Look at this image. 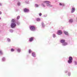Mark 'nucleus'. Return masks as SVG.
<instances>
[{
	"instance_id": "1",
	"label": "nucleus",
	"mask_w": 77,
	"mask_h": 77,
	"mask_svg": "<svg viewBox=\"0 0 77 77\" xmlns=\"http://www.w3.org/2000/svg\"><path fill=\"white\" fill-rule=\"evenodd\" d=\"M43 3H42L41 4L43 8H45V5L44 3H46V5L49 8H51L52 6V5H51L50 2H49V1H45L44 2H43Z\"/></svg>"
},
{
	"instance_id": "2",
	"label": "nucleus",
	"mask_w": 77,
	"mask_h": 77,
	"mask_svg": "<svg viewBox=\"0 0 77 77\" xmlns=\"http://www.w3.org/2000/svg\"><path fill=\"white\" fill-rule=\"evenodd\" d=\"M11 27L12 28H15L16 26V20L14 19H12L11 20Z\"/></svg>"
},
{
	"instance_id": "3",
	"label": "nucleus",
	"mask_w": 77,
	"mask_h": 77,
	"mask_svg": "<svg viewBox=\"0 0 77 77\" xmlns=\"http://www.w3.org/2000/svg\"><path fill=\"white\" fill-rule=\"evenodd\" d=\"M66 40L64 39H61L60 40V42L62 43V45L63 46H66L68 45V43L65 42Z\"/></svg>"
},
{
	"instance_id": "4",
	"label": "nucleus",
	"mask_w": 77,
	"mask_h": 77,
	"mask_svg": "<svg viewBox=\"0 0 77 77\" xmlns=\"http://www.w3.org/2000/svg\"><path fill=\"white\" fill-rule=\"evenodd\" d=\"M29 28L30 30L32 31H35L36 30V27L33 25H30L29 26Z\"/></svg>"
},
{
	"instance_id": "5",
	"label": "nucleus",
	"mask_w": 77,
	"mask_h": 77,
	"mask_svg": "<svg viewBox=\"0 0 77 77\" xmlns=\"http://www.w3.org/2000/svg\"><path fill=\"white\" fill-rule=\"evenodd\" d=\"M73 58L72 57H69V60L67 61V62L69 64L72 63V62Z\"/></svg>"
},
{
	"instance_id": "6",
	"label": "nucleus",
	"mask_w": 77,
	"mask_h": 77,
	"mask_svg": "<svg viewBox=\"0 0 77 77\" xmlns=\"http://www.w3.org/2000/svg\"><path fill=\"white\" fill-rule=\"evenodd\" d=\"M34 39V38L33 37H30V38H29V41L30 42H32L33 41Z\"/></svg>"
},
{
	"instance_id": "7",
	"label": "nucleus",
	"mask_w": 77,
	"mask_h": 77,
	"mask_svg": "<svg viewBox=\"0 0 77 77\" xmlns=\"http://www.w3.org/2000/svg\"><path fill=\"white\" fill-rule=\"evenodd\" d=\"M32 56L33 57H36V54L35 52L32 53Z\"/></svg>"
},
{
	"instance_id": "8",
	"label": "nucleus",
	"mask_w": 77,
	"mask_h": 77,
	"mask_svg": "<svg viewBox=\"0 0 77 77\" xmlns=\"http://www.w3.org/2000/svg\"><path fill=\"white\" fill-rule=\"evenodd\" d=\"M29 11V9H27V8H25L23 9V11L25 13L28 12Z\"/></svg>"
},
{
	"instance_id": "9",
	"label": "nucleus",
	"mask_w": 77,
	"mask_h": 77,
	"mask_svg": "<svg viewBox=\"0 0 77 77\" xmlns=\"http://www.w3.org/2000/svg\"><path fill=\"white\" fill-rule=\"evenodd\" d=\"M63 33L62 31L61 30H58L57 32V34L58 35H61Z\"/></svg>"
},
{
	"instance_id": "10",
	"label": "nucleus",
	"mask_w": 77,
	"mask_h": 77,
	"mask_svg": "<svg viewBox=\"0 0 77 77\" xmlns=\"http://www.w3.org/2000/svg\"><path fill=\"white\" fill-rule=\"evenodd\" d=\"M16 50L17 51V52L19 53H20L21 51V49L20 48H17L16 49Z\"/></svg>"
},
{
	"instance_id": "11",
	"label": "nucleus",
	"mask_w": 77,
	"mask_h": 77,
	"mask_svg": "<svg viewBox=\"0 0 77 77\" xmlns=\"http://www.w3.org/2000/svg\"><path fill=\"white\" fill-rule=\"evenodd\" d=\"M16 23H17V25H20V22L19 20H16Z\"/></svg>"
},
{
	"instance_id": "12",
	"label": "nucleus",
	"mask_w": 77,
	"mask_h": 77,
	"mask_svg": "<svg viewBox=\"0 0 77 77\" xmlns=\"http://www.w3.org/2000/svg\"><path fill=\"white\" fill-rule=\"evenodd\" d=\"M75 8H72L71 11V13H73L75 11Z\"/></svg>"
},
{
	"instance_id": "13",
	"label": "nucleus",
	"mask_w": 77,
	"mask_h": 77,
	"mask_svg": "<svg viewBox=\"0 0 77 77\" xmlns=\"http://www.w3.org/2000/svg\"><path fill=\"white\" fill-rule=\"evenodd\" d=\"M73 64L74 65H77V60L73 61Z\"/></svg>"
},
{
	"instance_id": "14",
	"label": "nucleus",
	"mask_w": 77,
	"mask_h": 77,
	"mask_svg": "<svg viewBox=\"0 0 77 77\" xmlns=\"http://www.w3.org/2000/svg\"><path fill=\"white\" fill-rule=\"evenodd\" d=\"M42 26L43 28H44L45 26V25L43 22H42Z\"/></svg>"
},
{
	"instance_id": "15",
	"label": "nucleus",
	"mask_w": 77,
	"mask_h": 77,
	"mask_svg": "<svg viewBox=\"0 0 77 77\" xmlns=\"http://www.w3.org/2000/svg\"><path fill=\"white\" fill-rule=\"evenodd\" d=\"M59 5L60 6H64L65 5V4L63 3H60Z\"/></svg>"
},
{
	"instance_id": "16",
	"label": "nucleus",
	"mask_w": 77,
	"mask_h": 77,
	"mask_svg": "<svg viewBox=\"0 0 77 77\" xmlns=\"http://www.w3.org/2000/svg\"><path fill=\"white\" fill-rule=\"evenodd\" d=\"M73 22V20L72 19H69V23H72Z\"/></svg>"
},
{
	"instance_id": "17",
	"label": "nucleus",
	"mask_w": 77,
	"mask_h": 77,
	"mask_svg": "<svg viewBox=\"0 0 77 77\" xmlns=\"http://www.w3.org/2000/svg\"><path fill=\"white\" fill-rule=\"evenodd\" d=\"M66 73H67L68 72V75L70 76L71 75V73L70 72H68V71H66Z\"/></svg>"
},
{
	"instance_id": "18",
	"label": "nucleus",
	"mask_w": 77,
	"mask_h": 77,
	"mask_svg": "<svg viewBox=\"0 0 77 77\" xmlns=\"http://www.w3.org/2000/svg\"><path fill=\"white\" fill-rule=\"evenodd\" d=\"M64 33L65 34V35H69V33L68 32H67V31H64Z\"/></svg>"
},
{
	"instance_id": "19",
	"label": "nucleus",
	"mask_w": 77,
	"mask_h": 77,
	"mask_svg": "<svg viewBox=\"0 0 77 77\" xmlns=\"http://www.w3.org/2000/svg\"><path fill=\"white\" fill-rule=\"evenodd\" d=\"M6 59L5 57H3L2 58V62H5V61H6Z\"/></svg>"
},
{
	"instance_id": "20",
	"label": "nucleus",
	"mask_w": 77,
	"mask_h": 77,
	"mask_svg": "<svg viewBox=\"0 0 77 77\" xmlns=\"http://www.w3.org/2000/svg\"><path fill=\"white\" fill-rule=\"evenodd\" d=\"M3 54V53L2 52V51L1 49H0V56L2 55Z\"/></svg>"
},
{
	"instance_id": "21",
	"label": "nucleus",
	"mask_w": 77,
	"mask_h": 77,
	"mask_svg": "<svg viewBox=\"0 0 77 77\" xmlns=\"http://www.w3.org/2000/svg\"><path fill=\"white\" fill-rule=\"evenodd\" d=\"M24 2L25 3H27V4L29 3V1H28L27 0H24Z\"/></svg>"
},
{
	"instance_id": "22",
	"label": "nucleus",
	"mask_w": 77,
	"mask_h": 77,
	"mask_svg": "<svg viewBox=\"0 0 77 77\" xmlns=\"http://www.w3.org/2000/svg\"><path fill=\"white\" fill-rule=\"evenodd\" d=\"M35 8H38V7H39V5H38L37 4H35Z\"/></svg>"
},
{
	"instance_id": "23",
	"label": "nucleus",
	"mask_w": 77,
	"mask_h": 77,
	"mask_svg": "<svg viewBox=\"0 0 77 77\" xmlns=\"http://www.w3.org/2000/svg\"><path fill=\"white\" fill-rule=\"evenodd\" d=\"M47 16H48L47 14H44V15H43V17H47Z\"/></svg>"
},
{
	"instance_id": "24",
	"label": "nucleus",
	"mask_w": 77,
	"mask_h": 77,
	"mask_svg": "<svg viewBox=\"0 0 77 77\" xmlns=\"http://www.w3.org/2000/svg\"><path fill=\"white\" fill-rule=\"evenodd\" d=\"M9 31L10 32L12 33L14 32V30L13 29H10L9 30Z\"/></svg>"
},
{
	"instance_id": "25",
	"label": "nucleus",
	"mask_w": 77,
	"mask_h": 77,
	"mask_svg": "<svg viewBox=\"0 0 77 77\" xmlns=\"http://www.w3.org/2000/svg\"><path fill=\"white\" fill-rule=\"evenodd\" d=\"M20 18V16H18L17 17V18H16L17 20H19V19Z\"/></svg>"
},
{
	"instance_id": "26",
	"label": "nucleus",
	"mask_w": 77,
	"mask_h": 77,
	"mask_svg": "<svg viewBox=\"0 0 77 77\" xmlns=\"http://www.w3.org/2000/svg\"><path fill=\"white\" fill-rule=\"evenodd\" d=\"M41 19L40 18L38 17V18H37L36 19V20L37 21H40Z\"/></svg>"
},
{
	"instance_id": "27",
	"label": "nucleus",
	"mask_w": 77,
	"mask_h": 77,
	"mask_svg": "<svg viewBox=\"0 0 77 77\" xmlns=\"http://www.w3.org/2000/svg\"><path fill=\"white\" fill-rule=\"evenodd\" d=\"M56 36L55 34H53V38H55L56 37Z\"/></svg>"
},
{
	"instance_id": "28",
	"label": "nucleus",
	"mask_w": 77,
	"mask_h": 77,
	"mask_svg": "<svg viewBox=\"0 0 77 77\" xmlns=\"http://www.w3.org/2000/svg\"><path fill=\"white\" fill-rule=\"evenodd\" d=\"M7 41L8 42H10L11 41V39L10 38H7Z\"/></svg>"
},
{
	"instance_id": "29",
	"label": "nucleus",
	"mask_w": 77,
	"mask_h": 77,
	"mask_svg": "<svg viewBox=\"0 0 77 77\" xmlns=\"http://www.w3.org/2000/svg\"><path fill=\"white\" fill-rule=\"evenodd\" d=\"M11 52H14L15 50H14V49H13V48H12V49H11Z\"/></svg>"
},
{
	"instance_id": "30",
	"label": "nucleus",
	"mask_w": 77,
	"mask_h": 77,
	"mask_svg": "<svg viewBox=\"0 0 77 77\" xmlns=\"http://www.w3.org/2000/svg\"><path fill=\"white\" fill-rule=\"evenodd\" d=\"M32 52V51H31V49H29V53L30 54H31V52Z\"/></svg>"
},
{
	"instance_id": "31",
	"label": "nucleus",
	"mask_w": 77,
	"mask_h": 77,
	"mask_svg": "<svg viewBox=\"0 0 77 77\" xmlns=\"http://www.w3.org/2000/svg\"><path fill=\"white\" fill-rule=\"evenodd\" d=\"M20 3L19 2H18L17 3V5L18 6H20Z\"/></svg>"
},
{
	"instance_id": "32",
	"label": "nucleus",
	"mask_w": 77,
	"mask_h": 77,
	"mask_svg": "<svg viewBox=\"0 0 77 77\" xmlns=\"http://www.w3.org/2000/svg\"><path fill=\"white\" fill-rule=\"evenodd\" d=\"M39 16H40V17H41V16H42V13H39Z\"/></svg>"
},
{
	"instance_id": "33",
	"label": "nucleus",
	"mask_w": 77,
	"mask_h": 77,
	"mask_svg": "<svg viewBox=\"0 0 77 77\" xmlns=\"http://www.w3.org/2000/svg\"><path fill=\"white\" fill-rule=\"evenodd\" d=\"M2 6V3H0V6Z\"/></svg>"
},
{
	"instance_id": "34",
	"label": "nucleus",
	"mask_w": 77,
	"mask_h": 77,
	"mask_svg": "<svg viewBox=\"0 0 77 77\" xmlns=\"http://www.w3.org/2000/svg\"><path fill=\"white\" fill-rule=\"evenodd\" d=\"M2 14V12L1 11H0V15H1Z\"/></svg>"
},
{
	"instance_id": "35",
	"label": "nucleus",
	"mask_w": 77,
	"mask_h": 77,
	"mask_svg": "<svg viewBox=\"0 0 77 77\" xmlns=\"http://www.w3.org/2000/svg\"><path fill=\"white\" fill-rule=\"evenodd\" d=\"M1 19V17H0V20Z\"/></svg>"
},
{
	"instance_id": "36",
	"label": "nucleus",
	"mask_w": 77,
	"mask_h": 77,
	"mask_svg": "<svg viewBox=\"0 0 77 77\" xmlns=\"http://www.w3.org/2000/svg\"><path fill=\"white\" fill-rule=\"evenodd\" d=\"M76 19H77V18Z\"/></svg>"
},
{
	"instance_id": "37",
	"label": "nucleus",
	"mask_w": 77,
	"mask_h": 77,
	"mask_svg": "<svg viewBox=\"0 0 77 77\" xmlns=\"http://www.w3.org/2000/svg\"><path fill=\"white\" fill-rule=\"evenodd\" d=\"M0 32H1V31H0Z\"/></svg>"
}]
</instances>
